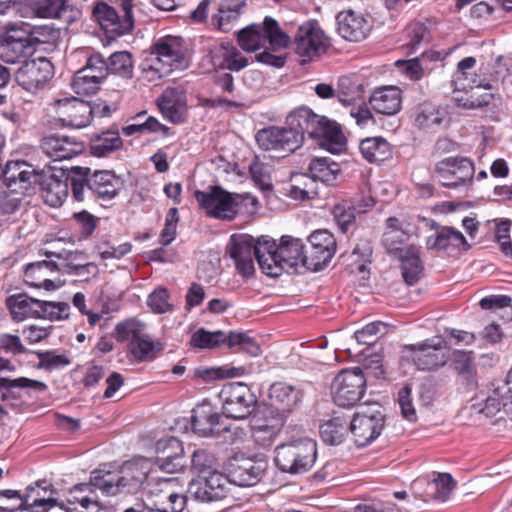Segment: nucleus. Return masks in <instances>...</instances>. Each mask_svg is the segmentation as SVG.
Here are the masks:
<instances>
[{
	"instance_id": "obj_23",
	"label": "nucleus",
	"mask_w": 512,
	"mask_h": 512,
	"mask_svg": "<svg viewBox=\"0 0 512 512\" xmlns=\"http://www.w3.org/2000/svg\"><path fill=\"white\" fill-rule=\"evenodd\" d=\"M269 408L267 411L275 417L285 420L291 409L301 401L302 394L299 389L284 382H277L269 389Z\"/></svg>"
},
{
	"instance_id": "obj_55",
	"label": "nucleus",
	"mask_w": 512,
	"mask_h": 512,
	"mask_svg": "<svg viewBox=\"0 0 512 512\" xmlns=\"http://www.w3.org/2000/svg\"><path fill=\"white\" fill-rule=\"evenodd\" d=\"M146 325L134 318L124 320L115 327V337L118 341H130V343L143 337Z\"/></svg>"
},
{
	"instance_id": "obj_63",
	"label": "nucleus",
	"mask_w": 512,
	"mask_h": 512,
	"mask_svg": "<svg viewBox=\"0 0 512 512\" xmlns=\"http://www.w3.org/2000/svg\"><path fill=\"white\" fill-rule=\"evenodd\" d=\"M249 171L254 183L262 190H270L272 182L270 177V167L255 158L249 166Z\"/></svg>"
},
{
	"instance_id": "obj_10",
	"label": "nucleus",
	"mask_w": 512,
	"mask_h": 512,
	"mask_svg": "<svg viewBox=\"0 0 512 512\" xmlns=\"http://www.w3.org/2000/svg\"><path fill=\"white\" fill-rule=\"evenodd\" d=\"M328 46V37L317 21H306L297 28L294 36V49L302 62L319 57L327 50Z\"/></svg>"
},
{
	"instance_id": "obj_57",
	"label": "nucleus",
	"mask_w": 512,
	"mask_h": 512,
	"mask_svg": "<svg viewBox=\"0 0 512 512\" xmlns=\"http://www.w3.org/2000/svg\"><path fill=\"white\" fill-rule=\"evenodd\" d=\"M101 81L97 80L96 75H88L81 70H78L71 83L73 91L78 95H92L95 94L101 85Z\"/></svg>"
},
{
	"instance_id": "obj_44",
	"label": "nucleus",
	"mask_w": 512,
	"mask_h": 512,
	"mask_svg": "<svg viewBox=\"0 0 512 512\" xmlns=\"http://www.w3.org/2000/svg\"><path fill=\"white\" fill-rule=\"evenodd\" d=\"M26 5L36 17L68 20L66 13L69 5L66 0H26Z\"/></svg>"
},
{
	"instance_id": "obj_53",
	"label": "nucleus",
	"mask_w": 512,
	"mask_h": 512,
	"mask_svg": "<svg viewBox=\"0 0 512 512\" xmlns=\"http://www.w3.org/2000/svg\"><path fill=\"white\" fill-rule=\"evenodd\" d=\"M162 349L158 341H154L148 334L130 343V351L138 361H149L155 358L157 352Z\"/></svg>"
},
{
	"instance_id": "obj_27",
	"label": "nucleus",
	"mask_w": 512,
	"mask_h": 512,
	"mask_svg": "<svg viewBox=\"0 0 512 512\" xmlns=\"http://www.w3.org/2000/svg\"><path fill=\"white\" fill-rule=\"evenodd\" d=\"M15 370V366L10 360L0 356V373L4 371L12 372ZM16 389L31 390L37 393H43L47 390V385L44 382L29 379L26 377L19 378H6L0 377V392L3 400L16 398Z\"/></svg>"
},
{
	"instance_id": "obj_31",
	"label": "nucleus",
	"mask_w": 512,
	"mask_h": 512,
	"mask_svg": "<svg viewBox=\"0 0 512 512\" xmlns=\"http://www.w3.org/2000/svg\"><path fill=\"white\" fill-rule=\"evenodd\" d=\"M38 183L41 186V196L46 204L51 207L61 206L68 196V177L61 172L60 176L55 174L40 175Z\"/></svg>"
},
{
	"instance_id": "obj_30",
	"label": "nucleus",
	"mask_w": 512,
	"mask_h": 512,
	"mask_svg": "<svg viewBox=\"0 0 512 512\" xmlns=\"http://www.w3.org/2000/svg\"><path fill=\"white\" fill-rule=\"evenodd\" d=\"M426 245L430 250L444 251L448 254L470 248L464 235L459 230L449 226L441 227L435 234L429 236Z\"/></svg>"
},
{
	"instance_id": "obj_19",
	"label": "nucleus",
	"mask_w": 512,
	"mask_h": 512,
	"mask_svg": "<svg viewBox=\"0 0 512 512\" xmlns=\"http://www.w3.org/2000/svg\"><path fill=\"white\" fill-rule=\"evenodd\" d=\"M436 174L443 186L457 187L472 180L474 165L465 157H448L437 163Z\"/></svg>"
},
{
	"instance_id": "obj_29",
	"label": "nucleus",
	"mask_w": 512,
	"mask_h": 512,
	"mask_svg": "<svg viewBox=\"0 0 512 512\" xmlns=\"http://www.w3.org/2000/svg\"><path fill=\"white\" fill-rule=\"evenodd\" d=\"M93 17L110 37L122 36L132 30V21L129 16L122 19V16L106 3H99L94 7Z\"/></svg>"
},
{
	"instance_id": "obj_6",
	"label": "nucleus",
	"mask_w": 512,
	"mask_h": 512,
	"mask_svg": "<svg viewBox=\"0 0 512 512\" xmlns=\"http://www.w3.org/2000/svg\"><path fill=\"white\" fill-rule=\"evenodd\" d=\"M199 207L207 216L220 220H233L238 213V205L242 196L231 194L220 187H209L208 190H197L194 193Z\"/></svg>"
},
{
	"instance_id": "obj_38",
	"label": "nucleus",
	"mask_w": 512,
	"mask_h": 512,
	"mask_svg": "<svg viewBox=\"0 0 512 512\" xmlns=\"http://www.w3.org/2000/svg\"><path fill=\"white\" fill-rule=\"evenodd\" d=\"M312 248V256L317 259L313 265L315 268L319 265L327 264L333 257L336 250V243L333 235L327 230H318L309 237Z\"/></svg>"
},
{
	"instance_id": "obj_21",
	"label": "nucleus",
	"mask_w": 512,
	"mask_h": 512,
	"mask_svg": "<svg viewBox=\"0 0 512 512\" xmlns=\"http://www.w3.org/2000/svg\"><path fill=\"white\" fill-rule=\"evenodd\" d=\"M40 174L23 161L8 162L3 171V183L11 193L30 194Z\"/></svg>"
},
{
	"instance_id": "obj_42",
	"label": "nucleus",
	"mask_w": 512,
	"mask_h": 512,
	"mask_svg": "<svg viewBox=\"0 0 512 512\" xmlns=\"http://www.w3.org/2000/svg\"><path fill=\"white\" fill-rule=\"evenodd\" d=\"M479 71L480 73L475 75V81L478 85L485 86L489 90L502 83L509 74V69L502 57H498L491 64L482 65Z\"/></svg>"
},
{
	"instance_id": "obj_15",
	"label": "nucleus",
	"mask_w": 512,
	"mask_h": 512,
	"mask_svg": "<svg viewBox=\"0 0 512 512\" xmlns=\"http://www.w3.org/2000/svg\"><path fill=\"white\" fill-rule=\"evenodd\" d=\"M192 430L201 437L212 436L224 432L223 440L234 443L240 433L238 428L233 431L230 427H219V415L214 411L210 403L203 402L192 410L191 415Z\"/></svg>"
},
{
	"instance_id": "obj_25",
	"label": "nucleus",
	"mask_w": 512,
	"mask_h": 512,
	"mask_svg": "<svg viewBox=\"0 0 512 512\" xmlns=\"http://www.w3.org/2000/svg\"><path fill=\"white\" fill-rule=\"evenodd\" d=\"M336 21L339 35L352 42L364 40L369 35L372 27L361 13L353 10L339 12Z\"/></svg>"
},
{
	"instance_id": "obj_7",
	"label": "nucleus",
	"mask_w": 512,
	"mask_h": 512,
	"mask_svg": "<svg viewBox=\"0 0 512 512\" xmlns=\"http://www.w3.org/2000/svg\"><path fill=\"white\" fill-rule=\"evenodd\" d=\"M173 478H163L150 487L143 499L144 507L150 512H182L186 496L175 489Z\"/></svg>"
},
{
	"instance_id": "obj_61",
	"label": "nucleus",
	"mask_w": 512,
	"mask_h": 512,
	"mask_svg": "<svg viewBox=\"0 0 512 512\" xmlns=\"http://www.w3.org/2000/svg\"><path fill=\"white\" fill-rule=\"evenodd\" d=\"M216 458L210 452L200 449L195 450L191 459V467L198 474H210L216 471Z\"/></svg>"
},
{
	"instance_id": "obj_59",
	"label": "nucleus",
	"mask_w": 512,
	"mask_h": 512,
	"mask_svg": "<svg viewBox=\"0 0 512 512\" xmlns=\"http://www.w3.org/2000/svg\"><path fill=\"white\" fill-rule=\"evenodd\" d=\"M38 309V317L51 321L66 319L69 316L70 306L66 302L41 301Z\"/></svg>"
},
{
	"instance_id": "obj_4",
	"label": "nucleus",
	"mask_w": 512,
	"mask_h": 512,
	"mask_svg": "<svg viewBox=\"0 0 512 512\" xmlns=\"http://www.w3.org/2000/svg\"><path fill=\"white\" fill-rule=\"evenodd\" d=\"M147 478V471L136 462H126L117 474L108 473L103 477L93 472L95 485L103 494L113 496L118 493L137 491Z\"/></svg>"
},
{
	"instance_id": "obj_48",
	"label": "nucleus",
	"mask_w": 512,
	"mask_h": 512,
	"mask_svg": "<svg viewBox=\"0 0 512 512\" xmlns=\"http://www.w3.org/2000/svg\"><path fill=\"white\" fill-rule=\"evenodd\" d=\"M34 51L30 38L10 39L2 46V57L8 63H23Z\"/></svg>"
},
{
	"instance_id": "obj_1",
	"label": "nucleus",
	"mask_w": 512,
	"mask_h": 512,
	"mask_svg": "<svg viewBox=\"0 0 512 512\" xmlns=\"http://www.w3.org/2000/svg\"><path fill=\"white\" fill-rule=\"evenodd\" d=\"M259 266L263 273L271 277L279 276L283 271L302 266L310 269L312 263L304 253V244L301 239L291 236H282L279 245L267 237L257 249Z\"/></svg>"
},
{
	"instance_id": "obj_60",
	"label": "nucleus",
	"mask_w": 512,
	"mask_h": 512,
	"mask_svg": "<svg viewBox=\"0 0 512 512\" xmlns=\"http://www.w3.org/2000/svg\"><path fill=\"white\" fill-rule=\"evenodd\" d=\"M434 488L433 499L445 502L449 499L456 483L449 473H437L431 483Z\"/></svg>"
},
{
	"instance_id": "obj_64",
	"label": "nucleus",
	"mask_w": 512,
	"mask_h": 512,
	"mask_svg": "<svg viewBox=\"0 0 512 512\" xmlns=\"http://www.w3.org/2000/svg\"><path fill=\"white\" fill-rule=\"evenodd\" d=\"M147 305L154 313L164 314L172 311L173 306L169 302V294L165 288L155 289L147 298Z\"/></svg>"
},
{
	"instance_id": "obj_2",
	"label": "nucleus",
	"mask_w": 512,
	"mask_h": 512,
	"mask_svg": "<svg viewBox=\"0 0 512 512\" xmlns=\"http://www.w3.org/2000/svg\"><path fill=\"white\" fill-rule=\"evenodd\" d=\"M287 124L300 133L301 143L307 136L334 154L340 153L346 146L345 136L337 123L315 114L309 108L302 107L291 112Z\"/></svg>"
},
{
	"instance_id": "obj_16",
	"label": "nucleus",
	"mask_w": 512,
	"mask_h": 512,
	"mask_svg": "<svg viewBox=\"0 0 512 512\" xmlns=\"http://www.w3.org/2000/svg\"><path fill=\"white\" fill-rule=\"evenodd\" d=\"M152 54L168 71L186 66L188 45L180 36L166 35L158 38L152 45Z\"/></svg>"
},
{
	"instance_id": "obj_33",
	"label": "nucleus",
	"mask_w": 512,
	"mask_h": 512,
	"mask_svg": "<svg viewBox=\"0 0 512 512\" xmlns=\"http://www.w3.org/2000/svg\"><path fill=\"white\" fill-rule=\"evenodd\" d=\"M88 191L103 200L114 198L123 186L120 177L114 172L103 170L95 171L87 178Z\"/></svg>"
},
{
	"instance_id": "obj_8",
	"label": "nucleus",
	"mask_w": 512,
	"mask_h": 512,
	"mask_svg": "<svg viewBox=\"0 0 512 512\" xmlns=\"http://www.w3.org/2000/svg\"><path fill=\"white\" fill-rule=\"evenodd\" d=\"M219 399L223 414L233 419L248 417L257 402L253 392L242 382H230L223 385L219 393Z\"/></svg>"
},
{
	"instance_id": "obj_58",
	"label": "nucleus",
	"mask_w": 512,
	"mask_h": 512,
	"mask_svg": "<svg viewBox=\"0 0 512 512\" xmlns=\"http://www.w3.org/2000/svg\"><path fill=\"white\" fill-rule=\"evenodd\" d=\"M409 234L403 229L387 230L383 234V245L386 250L395 257L402 253L408 246Z\"/></svg>"
},
{
	"instance_id": "obj_32",
	"label": "nucleus",
	"mask_w": 512,
	"mask_h": 512,
	"mask_svg": "<svg viewBox=\"0 0 512 512\" xmlns=\"http://www.w3.org/2000/svg\"><path fill=\"white\" fill-rule=\"evenodd\" d=\"M372 109L383 115H394L401 109L402 91L397 86L375 88L369 98Z\"/></svg>"
},
{
	"instance_id": "obj_35",
	"label": "nucleus",
	"mask_w": 512,
	"mask_h": 512,
	"mask_svg": "<svg viewBox=\"0 0 512 512\" xmlns=\"http://www.w3.org/2000/svg\"><path fill=\"white\" fill-rule=\"evenodd\" d=\"M159 109L163 116L173 123L184 120L186 113V99L181 90L167 88L157 100Z\"/></svg>"
},
{
	"instance_id": "obj_40",
	"label": "nucleus",
	"mask_w": 512,
	"mask_h": 512,
	"mask_svg": "<svg viewBox=\"0 0 512 512\" xmlns=\"http://www.w3.org/2000/svg\"><path fill=\"white\" fill-rule=\"evenodd\" d=\"M309 173L316 181L334 185L342 176L340 165L329 157H319L311 160Z\"/></svg>"
},
{
	"instance_id": "obj_3",
	"label": "nucleus",
	"mask_w": 512,
	"mask_h": 512,
	"mask_svg": "<svg viewBox=\"0 0 512 512\" xmlns=\"http://www.w3.org/2000/svg\"><path fill=\"white\" fill-rule=\"evenodd\" d=\"M317 457L316 442L300 438L276 447L275 463L285 473L300 474L309 471Z\"/></svg>"
},
{
	"instance_id": "obj_11",
	"label": "nucleus",
	"mask_w": 512,
	"mask_h": 512,
	"mask_svg": "<svg viewBox=\"0 0 512 512\" xmlns=\"http://www.w3.org/2000/svg\"><path fill=\"white\" fill-rule=\"evenodd\" d=\"M53 75L54 66L46 57L24 60L15 71L18 85L32 94L43 90Z\"/></svg>"
},
{
	"instance_id": "obj_9",
	"label": "nucleus",
	"mask_w": 512,
	"mask_h": 512,
	"mask_svg": "<svg viewBox=\"0 0 512 512\" xmlns=\"http://www.w3.org/2000/svg\"><path fill=\"white\" fill-rule=\"evenodd\" d=\"M366 379L359 367L341 371L331 384L333 401L340 407H352L364 395Z\"/></svg>"
},
{
	"instance_id": "obj_39",
	"label": "nucleus",
	"mask_w": 512,
	"mask_h": 512,
	"mask_svg": "<svg viewBox=\"0 0 512 512\" xmlns=\"http://www.w3.org/2000/svg\"><path fill=\"white\" fill-rule=\"evenodd\" d=\"M359 150L369 163L379 164L392 156L390 143L382 136L367 137L360 141Z\"/></svg>"
},
{
	"instance_id": "obj_12",
	"label": "nucleus",
	"mask_w": 512,
	"mask_h": 512,
	"mask_svg": "<svg viewBox=\"0 0 512 512\" xmlns=\"http://www.w3.org/2000/svg\"><path fill=\"white\" fill-rule=\"evenodd\" d=\"M383 427V414L371 407L357 411L349 422V430L359 447L367 446L374 441L381 434Z\"/></svg>"
},
{
	"instance_id": "obj_56",
	"label": "nucleus",
	"mask_w": 512,
	"mask_h": 512,
	"mask_svg": "<svg viewBox=\"0 0 512 512\" xmlns=\"http://www.w3.org/2000/svg\"><path fill=\"white\" fill-rule=\"evenodd\" d=\"M108 74H116L123 78H130L133 73V62L130 53L119 51L109 57Z\"/></svg>"
},
{
	"instance_id": "obj_45",
	"label": "nucleus",
	"mask_w": 512,
	"mask_h": 512,
	"mask_svg": "<svg viewBox=\"0 0 512 512\" xmlns=\"http://www.w3.org/2000/svg\"><path fill=\"white\" fill-rule=\"evenodd\" d=\"M242 7L241 0H224L217 14L212 17L213 25L223 32H229L238 21Z\"/></svg>"
},
{
	"instance_id": "obj_18",
	"label": "nucleus",
	"mask_w": 512,
	"mask_h": 512,
	"mask_svg": "<svg viewBox=\"0 0 512 512\" xmlns=\"http://www.w3.org/2000/svg\"><path fill=\"white\" fill-rule=\"evenodd\" d=\"M232 483L227 476L213 471L202 479L192 481L188 488V493L201 502L218 501L225 498L229 492V485Z\"/></svg>"
},
{
	"instance_id": "obj_37",
	"label": "nucleus",
	"mask_w": 512,
	"mask_h": 512,
	"mask_svg": "<svg viewBox=\"0 0 512 512\" xmlns=\"http://www.w3.org/2000/svg\"><path fill=\"white\" fill-rule=\"evenodd\" d=\"M401 262L402 276L408 285L416 284L424 270L420 259L419 248L415 245H408L405 250L396 256Z\"/></svg>"
},
{
	"instance_id": "obj_20",
	"label": "nucleus",
	"mask_w": 512,
	"mask_h": 512,
	"mask_svg": "<svg viewBox=\"0 0 512 512\" xmlns=\"http://www.w3.org/2000/svg\"><path fill=\"white\" fill-rule=\"evenodd\" d=\"M56 114L63 126L84 128L91 122L92 108L88 102L78 98H64L55 102Z\"/></svg>"
},
{
	"instance_id": "obj_49",
	"label": "nucleus",
	"mask_w": 512,
	"mask_h": 512,
	"mask_svg": "<svg viewBox=\"0 0 512 512\" xmlns=\"http://www.w3.org/2000/svg\"><path fill=\"white\" fill-rule=\"evenodd\" d=\"M348 429V421L341 416H336L320 426V435L325 443L338 445L343 441Z\"/></svg>"
},
{
	"instance_id": "obj_13",
	"label": "nucleus",
	"mask_w": 512,
	"mask_h": 512,
	"mask_svg": "<svg viewBox=\"0 0 512 512\" xmlns=\"http://www.w3.org/2000/svg\"><path fill=\"white\" fill-rule=\"evenodd\" d=\"M267 237H261L257 240L248 234L232 235L229 242L230 257L234 260L238 272L244 277L253 275L254 257L259 263L257 249L262 242H266Z\"/></svg>"
},
{
	"instance_id": "obj_47",
	"label": "nucleus",
	"mask_w": 512,
	"mask_h": 512,
	"mask_svg": "<svg viewBox=\"0 0 512 512\" xmlns=\"http://www.w3.org/2000/svg\"><path fill=\"white\" fill-rule=\"evenodd\" d=\"M122 146V139L116 130H107L92 137L90 143L91 153L97 157H104Z\"/></svg>"
},
{
	"instance_id": "obj_24",
	"label": "nucleus",
	"mask_w": 512,
	"mask_h": 512,
	"mask_svg": "<svg viewBox=\"0 0 512 512\" xmlns=\"http://www.w3.org/2000/svg\"><path fill=\"white\" fill-rule=\"evenodd\" d=\"M265 469L264 461H255L251 458H233L227 466L230 481L238 486L255 485Z\"/></svg>"
},
{
	"instance_id": "obj_52",
	"label": "nucleus",
	"mask_w": 512,
	"mask_h": 512,
	"mask_svg": "<svg viewBox=\"0 0 512 512\" xmlns=\"http://www.w3.org/2000/svg\"><path fill=\"white\" fill-rule=\"evenodd\" d=\"M238 43L243 50L248 52H254L264 46L265 35L262 24H252L241 30L238 34Z\"/></svg>"
},
{
	"instance_id": "obj_36",
	"label": "nucleus",
	"mask_w": 512,
	"mask_h": 512,
	"mask_svg": "<svg viewBox=\"0 0 512 512\" xmlns=\"http://www.w3.org/2000/svg\"><path fill=\"white\" fill-rule=\"evenodd\" d=\"M466 90H456L454 88V99L459 107L465 109H475L488 105L493 99V94L482 92L488 90L485 86H480L475 81V77L467 82Z\"/></svg>"
},
{
	"instance_id": "obj_62",
	"label": "nucleus",
	"mask_w": 512,
	"mask_h": 512,
	"mask_svg": "<svg viewBox=\"0 0 512 512\" xmlns=\"http://www.w3.org/2000/svg\"><path fill=\"white\" fill-rule=\"evenodd\" d=\"M228 345L229 347L239 346L240 350L254 357L261 353L259 344L243 332H230L228 335Z\"/></svg>"
},
{
	"instance_id": "obj_28",
	"label": "nucleus",
	"mask_w": 512,
	"mask_h": 512,
	"mask_svg": "<svg viewBox=\"0 0 512 512\" xmlns=\"http://www.w3.org/2000/svg\"><path fill=\"white\" fill-rule=\"evenodd\" d=\"M206 60L210 63L211 68L215 70L240 71L248 65V59L229 43L214 45L209 50Z\"/></svg>"
},
{
	"instance_id": "obj_51",
	"label": "nucleus",
	"mask_w": 512,
	"mask_h": 512,
	"mask_svg": "<svg viewBox=\"0 0 512 512\" xmlns=\"http://www.w3.org/2000/svg\"><path fill=\"white\" fill-rule=\"evenodd\" d=\"M284 420L281 417L273 416L271 424L254 425L252 428V437L256 444L263 448L270 447L276 440Z\"/></svg>"
},
{
	"instance_id": "obj_22",
	"label": "nucleus",
	"mask_w": 512,
	"mask_h": 512,
	"mask_svg": "<svg viewBox=\"0 0 512 512\" xmlns=\"http://www.w3.org/2000/svg\"><path fill=\"white\" fill-rule=\"evenodd\" d=\"M156 464L167 473L182 471L186 464L182 443L174 437L158 440L156 443Z\"/></svg>"
},
{
	"instance_id": "obj_17",
	"label": "nucleus",
	"mask_w": 512,
	"mask_h": 512,
	"mask_svg": "<svg viewBox=\"0 0 512 512\" xmlns=\"http://www.w3.org/2000/svg\"><path fill=\"white\" fill-rule=\"evenodd\" d=\"M256 141L264 150L293 152L301 145V135L291 126H270L257 132Z\"/></svg>"
},
{
	"instance_id": "obj_54",
	"label": "nucleus",
	"mask_w": 512,
	"mask_h": 512,
	"mask_svg": "<svg viewBox=\"0 0 512 512\" xmlns=\"http://www.w3.org/2000/svg\"><path fill=\"white\" fill-rule=\"evenodd\" d=\"M226 342L228 343V335L223 331L209 332L204 328L196 330L190 339L193 347L201 349H212Z\"/></svg>"
},
{
	"instance_id": "obj_34",
	"label": "nucleus",
	"mask_w": 512,
	"mask_h": 512,
	"mask_svg": "<svg viewBox=\"0 0 512 512\" xmlns=\"http://www.w3.org/2000/svg\"><path fill=\"white\" fill-rule=\"evenodd\" d=\"M449 359L452 369L457 373L466 387L469 389L476 388L478 379L474 352L455 349Z\"/></svg>"
},
{
	"instance_id": "obj_43",
	"label": "nucleus",
	"mask_w": 512,
	"mask_h": 512,
	"mask_svg": "<svg viewBox=\"0 0 512 512\" xmlns=\"http://www.w3.org/2000/svg\"><path fill=\"white\" fill-rule=\"evenodd\" d=\"M91 483H80L75 486H73L67 496H66V503L68 504L67 507L74 506L76 504H79L84 509L89 508H99V502L98 497L95 492V489H98L95 485V480L93 477L91 478Z\"/></svg>"
},
{
	"instance_id": "obj_5",
	"label": "nucleus",
	"mask_w": 512,
	"mask_h": 512,
	"mask_svg": "<svg viewBox=\"0 0 512 512\" xmlns=\"http://www.w3.org/2000/svg\"><path fill=\"white\" fill-rule=\"evenodd\" d=\"M448 345L444 339L435 336L416 344L403 346L404 355L411 359L420 371H435L445 366L449 357Z\"/></svg>"
},
{
	"instance_id": "obj_14",
	"label": "nucleus",
	"mask_w": 512,
	"mask_h": 512,
	"mask_svg": "<svg viewBox=\"0 0 512 512\" xmlns=\"http://www.w3.org/2000/svg\"><path fill=\"white\" fill-rule=\"evenodd\" d=\"M90 266L86 262L84 253L82 252H68L65 257L58 256V261H39L30 263L25 268L26 277L45 276L46 271H60L68 275H83L87 273V268Z\"/></svg>"
},
{
	"instance_id": "obj_50",
	"label": "nucleus",
	"mask_w": 512,
	"mask_h": 512,
	"mask_svg": "<svg viewBox=\"0 0 512 512\" xmlns=\"http://www.w3.org/2000/svg\"><path fill=\"white\" fill-rule=\"evenodd\" d=\"M262 28L265 43L268 41L272 50L278 51L289 46L291 42L289 35L279 27L275 19L269 16L265 17Z\"/></svg>"
},
{
	"instance_id": "obj_26",
	"label": "nucleus",
	"mask_w": 512,
	"mask_h": 512,
	"mask_svg": "<svg viewBox=\"0 0 512 512\" xmlns=\"http://www.w3.org/2000/svg\"><path fill=\"white\" fill-rule=\"evenodd\" d=\"M41 150L54 161L68 160L80 154L83 143L74 137L66 135H50L44 137L40 145Z\"/></svg>"
},
{
	"instance_id": "obj_46",
	"label": "nucleus",
	"mask_w": 512,
	"mask_h": 512,
	"mask_svg": "<svg viewBox=\"0 0 512 512\" xmlns=\"http://www.w3.org/2000/svg\"><path fill=\"white\" fill-rule=\"evenodd\" d=\"M444 113L432 102L425 101L418 104L413 110L414 124L421 129H431L439 126Z\"/></svg>"
},
{
	"instance_id": "obj_41",
	"label": "nucleus",
	"mask_w": 512,
	"mask_h": 512,
	"mask_svg": "<svg viewBox=\"0 0 512 512\" xmlns=\"http://www.w3.org/2000/svg\"><path fill=\"white\" fill-rule=\"evenodd\" d=\"M6 305L16 321L38 317L40 300L31 298L26 294H16L7 298Z\"/></svg>"
}]
</instances>
